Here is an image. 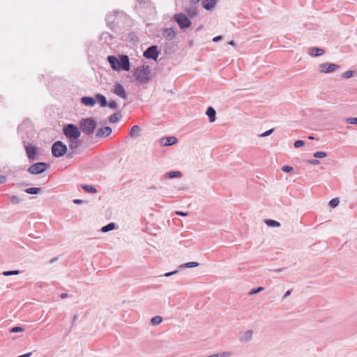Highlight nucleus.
Segmentation results:
<instances>
[{"label":"nucleus","mask_w":357,"mask_h":357,"mask_svg":"<svg viewBox=\"0 0 357 357\" xmlns=\"http://www.w3.org/2000/svg\"><path fill=\"white\" fill-rule=\"evenodd\" d=\"M6 181V178L4 176H0V183H3Z\"/></svg>","instance_id":"nucleus-51"},{"label":"nucleus","mask_w":357,"mask_h":357,"mask_svg":"<svg viewBox=\"0 0 357 357\" xmlns=\"http://www.w3.org/2000/svg\"><path fill=\"white\" fill-rule=\"evenodd\" d=\"M68 297V294H66V293H63L61 294V298H67Z\"/></svg>","instance_id":"nucleus-54"},{"label":"nucleus","mask_w":357,"mask_h":357,"mask_svg":"<svg viewBox=\"0 0 357 357\" xmlns=\"http://www.w3.org/2000/svg\"><path fill=\"white\" fill-rule=\"evenodd\" d=\"M273 130H274L273 129H270V130H267V131H266V132H263V133L260 134V135H259V137H267V136L270 135L271 134H272V133L273 132Z\"/></svg>","instance_id":"nucleus-42"},{"label":"nucleus","mask_w":357,"mask_h":357,"mask_svg":"<svg viewBox=\"0 0 357 357\" xmlns=\"http://www.w3.org/2000/svg\"><path fill=\"white\" fill-rule=\"evenodd\" d=\"M354 75V71L353 70H348L344 73L342 75V77L344 79H349L351 77Z\"/></svg>","instance_id":"nucleus-38"},{"label":"nucleus","mask_w":357,"mask_h":357,"mask_svg":"<svg viewBox=\"0 0 357 357\" xmlns=\"http://www.w3.org/2000/svg\"><path fill=\"white\" fill-rule=\"evenodd\" d=\"M57 260V258H53L50 260V263L55 262Z\"/></svg>","instance_id":"nucleus-58"},{"label":"nucleus","mask_w":357,"mask_h":357,"mask_svg":"<svg viewBox=\"0 0 357 357\" xmlns=\"http://www.w3.org/2000/svg\"><path fill=\"white\" fill-rule=\"evenodd\" d=\"M275 271H276V272H278V273H280V272H281V271H282V269H281V268H279V269H277Z\"/></svg>","instance_id":"nucleus-60"},{"label":"nucleus","mask_w":357,"mask_h":357,"mask_svg":"<svg viewBox=\"0 0 357 357\" xmlns=\"http://www.w3.org/2000/svg\"><path fill=\"white\" fill-rule=\"evenodd\" d=\"M345 121L348 123H350V124H356L357 125V118L356 117H350V118H347L345 119Z\"/></svg>","instance_id":"nucleus-39"},{"label":"nucleus","mask_w":357,"mask_h":357,"mask_svg":"<svg viewBox=\"0 0 357 357\" xmlns=\"http://www.w3.org/2000/svg\"><path fill=\"white\" fill-rule=\"evenodd\" d=\"M308 138H309L310 139H314V137H312V136H309V137H308Z\"/></svg>","instance_id":"nucleus-59"},{"label":"nucleus","mask_w":357,"mask_h":357,"mask_svg":"<svg viewBox=\"0 0 357 357\" xmlns=\"http://www.w3.org/2000/svg\"><path fill=\"white\" fill-rule=\"evenodd\" d=\"M228 44L230 45H235L234 41H233V40L229 41Z\"/></svg>","instance_id":"nucleus-57"},{"label":"nucleus","mask_w":357,"mask_h":357,"mask_svg":"<svg viewBox=\"0 0 357 357\" xmlns=\"http://www.w3.org/2000/svg\"><path fill=\"white\" fill-rule=\"evenodd\" d=\"M222 39V36H215L213 38V40L214 42H218V41H220Z\"/></svg>","instance_id":"nucleus-49"},{"label":"nucleus","mask_w":357,"mask_h":357,"mask_svg":"<svg viewBox=\"0 0 357 357\" xmlns=\"http://www.w3.org/2000/svg\"><path fill=\"white\" fill-rule=\"evenodd\" d=\"M119 119H120L119 115L116 113H114L109 116V121L110 123H116L117 121H119Z\"/></svg>","instance_id":"nucleus-33"},{"label":"nucleus","mask_w":357,"mask_h":357,"mask_svg":"<svg viewBox=\"0 0 357 357\" xmlns=\"http://www.w3.org/2000/svg\"><path fill=\"white\" fill-rule=\"evenodd\" d=\"M324 50L319 47H312L309 50V54L313 56H319L324 54Z\"/></svg>","instance_id":"nucleus-19"},{"label":"nucleus","mask_w":357,"mask_h":357,"mask_svg":"<svg viewBox=\"0 0 357 357\" xmlns=\"http://www.w3.org/2000/svg\"><path fill=\"white\" fill-rule=\"evenodd\" d=\"M20 273V271L17 270L15 271H6L3 272V275L4 276H10V275H18Z\"/></svg>","instance_id":"nucleus-34"},{"label":"nucleus","mask_w":357,"mask_h":357,"mask_svg":"<svg viewBox=\"0 0 357 357\" xmlns=\"http://www.w3.org/2000/svg\"><path fill=\"white\" fill-rule=\"evenodd\" d=\"M24 329L22 327L20 326H15L10 329V333H19V332H23Z\"/></svg>","instance_id":"nucleus-40"},{"label":"nucleus","mask_w":357,"mask_h":357,"mask_svg":"<svg viewBox=\"0 0 357 357\" xmlns=\"http://www.w3.org/2000/svg\"><path fill=\"white\" fill-rule=\"evenodd\" d=\"M253 335V331L252 330H248L243 333L239 336V341L243 343H247L252 340Z\"/></svg>","instance_id":"nucleus-13"},{"label":"nucleus","mask_w":357,"mask_h":357,"mask_svg":"<svg viewBox=\"0 0 357 357\" xmlns=\"http://www.w3.org/2000/svg\"><path fill=\"white\" fill-rule=\"evenodd\" d=\"M182 176V174L181 172L178 171H174V172H166L164 175V178H173L176 177H181Z\"/></svg>","instance_id":"nucleus-22"},{"label":"nucleus","mask_w":357,"mask_h":357,"mask_svg":"<svg viewBox=\"0 0 357 357\" xmlns=\"http://www.w3.org/2000/svg\"><path fill=\"white\" fill-rule=\"evenodd\" d=\"M186 12L190 17H193L197 15V8L195 6H190L186 9Z\"/></svg>","instance_id":"nucleus-25"},{"label":"nucleus","mask_w":357,"mask_h":357,"mask_svg":"<svg viewBox=\"0 0 357 357\" xmlns=\"http://www.w3.org/2000/svg\"><path fill=\"white\" fill-rule=\"evenodd\" d=\"M82 188L87 192L96 193L97 192L96 189L92 185H82Z\"/></svg>","instance_id":"nucleus-31"},{"label":"nucleus","mask_w":357,"mask_h":357,"mask_svg":"<svg viewBox=\"0 0 357 357\" xmlns=\"http://www.w3.org/2000/svg\"><path fill=\"white\" fill-rule=\"evenodd\" d=\"M206 114L208 116L210 122L212 123V122L215 121L216 112L212 107H208L207 111H206Z\"/></svg>","instance_id":"nucleus-21"},{"label":"nucleus","mask_w":357,"mask_h":357,"mask_svg":"<svg viewBox=\"0 0 357 357\" xmlns=\"http://www.w3.org/2000/svg\"><path fill=\"white\" fill-rule=\"evenodd\" d=\"M33 352H29L20 356H18L17 357H31V356L33 355Z\"/></svg>","instance_id":"nucleus-47"},{"label":"nucleus","mask_w":357,"mask_h":357,"mask_svg":"<svg viewBox=\"0 0 357 357\" xmlns=\"http://www.w3.org/2000/svg\"><path fill=\"white\" fill-rule=\"evenodd\" d=\"M162 321V317L160 316H155L151 318V324L152 326H158Z\"/></svg>","instance_id":"nucleus-29"},{"label":"nucleus","mask_w":357,"mask_h":357,"mask_svg":"<svg viewBox=\"0 0 357 357\" xmlns=\"http://www.w3.org/2000/svg\"><path fill=\"white\" fill-rule=\"evenodd\" d=\"M24 148L26 152L27 157L31 160H34L36 159V153L37 149L36 147L31 144L24 143Z\"/></svg>","instance_id":"nucleus-9"},{"label":"nucleus","mask_w":357,"mask_h":357,"mask_svg":"<svg viewBox=\"0 0 357 357\" xmlns=\"http://www.w3.org/2000/svg\"><path fill=\"white\" fill-rule=\"evenodd\" d=\"M304 144H305L304 141H303V140H300V139H299V140L296 141V142H294V147H295V148H299V147H301V146H303Z\"/></svg>","instance_id":"nucleus-44"},{"label":"nucleus","mask_w":357,"mask_h":357,"mask_svg":"<svg viewBox=\"0 0 357 357\" xmlns=\"http://www.w3.org/2000/svg\"><path fill=\"white\" fill-rule=\"evenodd\" d=\"M338 68V65L331 63H324L319 65V70L322 73H331Z\"/></svg>","instance_id":"nucleus-7"},{"label":"nucleus","mask_w":357,"mask_h":357,"mask_svg":"<svg viewBox=\"0 0 357 357\" xmlns=\"http://www.w3.org/2000/svg\"><path fill=\"white\" fill-rule=\"evenodd\" d=\"M176 214L179 215H182V216H186L188 215L187 213H184V212H182V211H177Z\"/></svg>","instance_id":"nucleus-52"},{"label":"nucleus","mask_w":357,"mask_h":357,"mask_svg":"<svg viewBox=\"0 0 357 357\" xmlns=\"http://www.w3.org/2000/svg\"><path fill=\"white\" fill-rule=\"evenodd\" d=\"M176 273H178V271H172V272H168V273H166L164 276L165 277H169L174 274H176Z\"/></svg>","instance_id":"nucleus-48"},{"label":"nucleus","mask_w":357,"mask_h":357,"mask_svg":"<svg viewBox=\"0 0 357 357\" xmlns=\"http://www.w3.org/2000/svg\"><path fill=\"white\" fill-rule=\"evenodd\" d=\"M162 36L167 40H172L176 37V32L172 28H166L162 30Z\"/></svg>","instance_id":"nucleus-14"},{"label":"nucleus","mask_w":357,"mask_h":357,"mask_svg":"<svg viewBox=\"0 0 357 357\" xmlns=\"http://www.w3.org/2000/svg\"><path fill=\"white\" fill-rule=\"evenodd\" d=\"M217 1V0H202V3L204 8L210 10L213 8Z\"/></svg>","instance_id":"nucleus-18"},{"label":"nucleus","mask_w":357,"mask_h":357,"mask_svg":"<svg viewBox=\"0 0 357 357\" xmlns=\"http://www.w3.org/2000/svg\"><path fill=\"white\" fill-rule=\"evenodd\" d=\"M119 71L125 70L128 71L130 70V61L129 58L127 55L119 56Z\"/></svg>","instance_id":"nucleus-10"},{"label":"nucleus","mask_w":357,"mask_h":357,"mask_svg":"<svg viewBox=\"0 0 357 357\" xmlns=\"http://www.w3.org/2000/svg\"><path fill=\"white\" fill-rule=\"evenodd\" d=\"M107 61L113 70L119 71V59L118 58L114 56H109Z\"/></svg>","instance_id":"nucleus-16"},{"label":"nucleus","mask_w":357,"mask_h":357,"mask_svg":"<svg viewBox=\"0 0 357 357\" xmlns=\"http://www.w3.org/2000/svg\"><path fill=\"white\" fill-rule=\"evenodd\" d=\"M177 142V139L175 137H166L160 139V144L163 146L173 145Z\"/></svg>","instance_id":"nucleus-15"},{"label":"nucleus","mask_w":357,"mask_h":357,"mask_svg":"<svg viewBox=\"0 0 357 357\" xmlns=\"http://www.w3.org/2000/svg\"><path fill=\"white\" fill-rule=\"evenodd\" d=\"M83 202H84L83 200H82V199H74V200H73V202H74L75 204H82V203H83Z\"/></svg>","instance_id":"nucleus-50"},{"label":"nucleus","mask_w":357,"mask_h":357,"mask_svg":"<svg viewBox=\"0 0 357 357\" xmlns=\"http://www.w3.org/2000/svg\"><path fill=\"white\" fill-rule=\"evenodd\" d=\"M68 148L61 141L55 142L52 146V154L55 158H60L63 156L67 152Z\"/></svg>","instance_id":"nucleus-4"},{"label":"nucleus","mask_w":357,"mask_h":357,"mask_svg":"<svg viewBox=\"0 0 357 357\" xmlns=\"http://www.w3.org/2000/svg\"><path fill=\"white\" fill-rule=\"evenodd\" d=\"M140 131L141 129L138 126H133L130 131V135L131 137H137L139 135Z\"/></svg>","instance_id":"nucleus-24"},{"label":"nucleus","mask_w":357,"mask_h":357,"mask_svg":"<svg viewBox=\"0 0 357 357\" xmlns=\"http://www.w3.org/2000/svg\"><path fill=\"white\" fill-rule=\"evenodd\" d=\"M81 103L85 106L93 107L96 104V99L90 96H84L81 98Z\"/></svg>","instance_id":"nucleus-17"},{"label":"nucleus","mask_w":357,"mask_h":357,"mask_svg":"<svg viewBox=\"0 0 357 357\" xmlns=\"http://www.w3.org/2000/svg\"><path fill=\"white\" fill-rule=\"evenodd\" d=\"M234 355V351H224L221 354H215L213 355H210L208 357H226V356H233Z\"/></svg>","instance_id":"nucleus-28"},{"label":"nucleus","mask_w":357,"mask_h":357,"mask_svg":"<svg viewBox=\"0 0 357 357\" xmlns=\"http://www.w3.org/2000/svg\"><path fill=\"white\" fill-rule=\"evenodd\" d=\"M307 162L313 165H317L320 163V161L317 159H310L307 160Z\"/></svg>","instance_id":"nucleus-46"},{"label":"nucleus","mask_w":357,"mask_h":357,"mask_svg":"<svg viewBox=\"0 0 357 357\" xmlns=\"http://www.w3.org/2000/svg\"><path fill=\"white\" fill-rule=\"evenodd\" d=\"M112 132V130L109 126H105L98 129L95 135L96 137L102 139L108 137Z\"/></svg>","instance_id":"nucleus-12"},{"label":"nucleus","mask_w":357,"mask_h":357,"mask_svg":"<svg viewBox=\"0 0 357 357\" xmlns=\"http://www.w3.org/2000/svg\"><path fill=\"white\" fill-rule=\"evenodd\" d=\"M112 92L124 100L128 98L127 93L126 92L123 86L119 83L115 84Z\"/></svg>","instance_id":"nucleus-11"},{"label":"nucleus","mask_w":357,"mask_h":357,"mask_svg":"<svg viewBox=\"0 0 357 357\" xmlns=\"http://www.w3.org/2000/svg\"><path fill=\"white\" fill-rule=\"evenodd\" d=\"M96 98L101 107H104L107 105V99L103 95L98 93L96 96Z\"/></svg>","instance_id":"nucleus-20"},{"label":"nucleus","mask_w":357,"mask_h":357,"mask_svg":"<svg viewBox=\"0 0 357 357\" xmlns=\"http://www.w3.org/2000/svg\"><path fill=\"white\" fill-rule=\"evenodd\" d=\"M198 266H199V263L195 262V261H192V262H188V263H185V264H183L181 265L180 268H194V267H197Z\"/></svg>","instance_id":"nucleus-32"},{"label":"nucleus","mask_w":357,"mask_h":357,"mask_svg":"<svg viewBox=\"0 0 357 357\" xmlns=\"http://www.w3.org/2000/svg\"><path fill=\"white\" fill-rule=\"evenodd\" d=\"M265 223L271 227H280V223L276 220H271V219H266L265 220Z\"/></svg>","instance_id":"nucleus-27"},{"label":"nucleus","mask_w":357,"mask_h":357,"mask_svg":"<svg viewBox=\"0 0 357 357\" xmlns=\"http://www.w3.org/2000/svg\"><path fill=\"white\" fill-rule=\"evenodd\" d=\"M314 157L317 158H323L326 157L327 154L324 151H318L314 153Z\"/></svg>","instance_id":"nucleus-37"},{"label":"nucleus","mask_w":357,"mask_h":357,"mask_svg":"<svg viewBox=\"0 0 357 357\" xmlns=\"http://www.w3.org/2000/svg\"><path fill=\"white\" fill-rule=\"evenodd\" d=\"M174 19L177 22L181 29L188 28L191 24L190 20L185 14L183 13L175 14Z\"/></svg>","instance_id":"nucleus-5"},{"label":"nucleus","mask_w":357,"mask_h":357,"mask_svg":"<svg viewBox=\"0 0 357 357\" xmlns=\"http://www.w3.org/2000/svg\"><path fill=\"white\" fill-rule=\"evenodd\" d=\"M340 203V200L338 198H333L329 202V206L331 207H336Z\"/></svg>","instance_id":"nucleus-36"},{"label":"nucleus","mask_w":357,"mask_h":357,"mask_svg":"<svg viewBox=\"0 0 357 357\" xmlns=\"http://www.w3.org/2000/svg\"><path fill=\"white\" fill-rule=\"evenodd\" d=\"M47 163L40 162L31 165L27 171L31 174H39L44 172L47 169Z\"/></svg>","instance_id":"nucleus-6"},{"label":"nucleus","mask_w":357,"mask_h":357,"mask_svg":"<svg viewBox=\"0 0 357 357\" xmlns=\"http://www.w3.org/2000/svg\"><path fill=\"white\" fill-rule=\"evenodd\" d=\"M282 170L284 172H291L293 171V167L291 166L285 165L282 167Z\"/></svg>","instance_id":"nucleus-45"},{"label":"nucleus","mask_w":357,"mask_h":357,"mask_svg":"<svg viewBox=\"0 0 357 357\" xmlns=\"http://www.w3.org/2000/svg\"><path fill=\"white\" fill-rule=\"evenodd\" d=\"M78 319V315H75L73 317V322L74 323L77 319Z\"/></svg>","instance_id":"nucleus-56"},{"label":"nucleus","mask_w":357,"mask_h":357,"mask_svg":"<svg viewBox=\"0 0 357 357\" xmlns=\"http://www.w3.org/2000/svg\"><path fill=\"white\" fill-rule=\"evenodd\" d=\"M63 133L69 139H77L81 135L79 128L72 123L67 124L63 127Z\"/></svg>","instance_id":"nucleus-3"},{"label":"nucleus","mask_w":357,"mask_h":357,"mask_svg":"<svg viewBox=\"0 0 357 357\" xmlns=\"http://www.w3.org/2000/svg\"><path fill=\"white\" fill-rule=\"evenodd\" d=\"M107 105L111 108V109H116L117 107V103L116 101L114 100H110L109 102H107Z\"/></svg>","instance_id":"nucleus-43"},{"label":"nucleus","mask_w":357,"mask_h":357,"mask_svg":"<svg viewBox=\"0 0 357 357\" xmlns=\"http://www.w3.org/2000/svg\"><path fill=\"white\" fill-rule=\"evenodd\" d=\"M264 289V287H258V288H257V289H252V290L250 291V293H249V294H250V295L255 294H257V293H259V292L262 291Z\"/></svg>","instance_id":"nucleus-41"},{"label":"nucleus","mask_w":357,"mask_h":357,"mask_svg":"<svg viewBox=\"0 0 357 357\" xmlns=\"http://www.w3.org/2000/svg\"><path fill=\"white\" fill-rule=\"evenodd\" d=\"M79 127L85 135L89 136L93 134L96 128V122L92 118L83 119L79 121Z\"/></svg>","instance_id":"nucleus-2"},{"label":"nucleus","mask_w":357,"mask_h":357,"mask_svg":"<svg viewBox=\"0 0 357 357\" xmlns=\"http://www.w3.org/2000/svg\"><path fill=\"white\" fill-rule=\"evenodd\" d=\"M9 199L10 202L13 204H17L21 201L20 199L16 195L10 196Z\"/></svg>","instance_id":"nucleus-35"},{"label":"nucleus","mask_w":357,"mask_h":357,"mask_svg":"<svg viewBox=\"0 0 357 357\" xmlns=\"http://www.w3.org/2000/svg\"><path fill=\"white\" fill-rule=\"evenodd\" d=\"M116 228V224L114 222L109 223L108 225L102 227L101 228V231L103 233L108 232L109 231H112Z\"/></svg>","instance_id":"nucleus-26"},{"label":"nucleus","mask_w":357,"mask_h":357,"mask_svg":"<svg viewBox=\"0 0 357 357\" xmlns=\"http://www.w3.org/2000/svg\"><path fill=\"white\" fill-rule=\"evenodd\" d=\"M24 191L28 194L37 195L40 192V188H29L25 189Z\"/></svg>","instance_id":"nucleus-30"},{"label":"nucleus","mask_w":357,"mask_h":357,"mask_svg":"<svg viewBox=\"0 0 357 357\" xmlns=\"http://www.w3.org/2000/svg\"><path fill=\"white\" fill-rule=\"evenodd\" d=\"M159 52L157 46L152 45L147 48L144 52V56L146 59H151L156 60L158 56Z\"/></svg>","instance_id":"nucleus-8"},{"label":"nucleus","mask_w":357,"mask_h":357,"mask_svg":"<svg viewBox=\"0 0 357 357\" xmlns=\"http://www.w3.org/2000/svg\"><path fill=\"white\" fill-rule=\"evenodd\" d=\"M81 145V142L77 139H70L69 147L70 149L75 151L78 149Z\"/></svg>","instance_id":"nucleus-23"},{"label":"nucleus","mask_w":357,"mask_h":357,"mask_svg":"<svg viewBox=\"0 0 357 357\" xmlns=\"http://www.w3.org/2000/svg\"><path fill=\"white\" fill-rule=\"evenodd\" d=\"M190 2H191L192 4L195 5V4H196V3H197L200 0H190Z\"/></svg>","instance_id":"nucleus-55"},{"label":"nucleus","mask_w":357,"mask_h":357,"mask_svg":"<svg viewBox=\"0 0 357 357\" xmlns=\"http://www.w3.org/2000/svg\"><path fill=\"white\" fill-rule=\"evenodd\" d=\"M151 70L148 66L138 67L135 72V79L142 84H146L150 81Z\"/></svg>","instance_id":"nucleus-1"},{"label":"nucleus","mask_w":357,"mask_h":357,"mask_svg":"<svg viewBox=\"0 0 357 357\" xmlns=\"http://www.w3.org/2000/svg\"><path fill=\"white\" fill-rule=\"evenodd\" d=\"M291 294V290H288L284 295V298H287L288 296H289Z\"/></svg>","instance_id":"nucleus-53"}]
</instances>
